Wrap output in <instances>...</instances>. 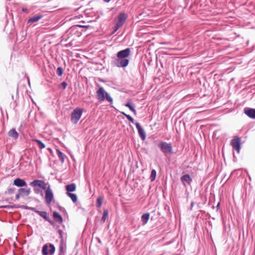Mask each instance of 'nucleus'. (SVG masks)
<instances>
[{
  "mask_svg": "<svg viewBox=\"0 0 255 255\" xmlns=\"http://www.w3.org/2000/svg\"><path fill=\"white\" fill-rule=\"evenodd\" d=\"M130 54L129 48L121 50L117 53V58L115 60V64L119 67H126L129 63L128 58Z\"/></svg>",
  "mask_w": 255,
  "mask_h": 255,
  "instance_id": "f257e3e1",
  "label": "nucleus"
},
{
  "mask_svg": "<svg viewBox=\"0 0 255 255\" xmlns=\"http://www.w3.org/2000/svg\"><path fill=\"white\" fill-rule=\"evenodd\" d=\"M158 147L164 155L167 153L172 154L173 153L171 143L161 141L158 144Z\"/></svg>",
  "mask_w": 255,
  "mask_h": 255,
  "instance_id": "f03ea898",
  "label": "nucleus"
},
{
  "mask_svg": "<svg viewBox=\"0 0 255 255\" xmlns=\"http://www.w3.org/2000/svg\"><path fill=\"white\" fill-rule=\"evenodd\" d=\"M45 201L47 205H50L54 200L53 193L49 186L45 190Z\"/></svg>",
  "mask_w": 255,
  "mask_h": 255,
  "instance_id": "7ed1b4c3",
  "label": "nucleus"
},
{
  "mask_svg": "<svg viewBox=\"0 0 255 255\" xmlns=\"http://www.w3.org/2000/svg\"><path fill=\"white\" fill-rule=\"evenodd\" d=\"M30 185L36 188L39 187L43 189H46L47 188V184L45 183L43 181L40 180H35L30 183ZM35 191L37 190L35 188Z\"/></svg>",
  "mask_w": 255,
  "mask_h": 255,
  "instance_id": "20e7f679",
  "label": "nucleus"
},
{
  "mask_svg": "<svg viewBox=\"0 0 255 255\" xmlns=\"http://www.w3.org/2000/svg\"><path fill=\"white\" fill-rule=\"evenodd\" d=\"M231 145L233 148L236 150L238 153H240L241 149V139L239 137H236L231 141Z\"/></svg>",
  "mask_w": 255,
  "mask_h": 255,
  "instance_id": "39448f33",
  "label": "nucleus"
},
{
  "mask_svg": "<svg viewBox=\"0 0 255 255\" xmlns=\"http://www.w3.org/2000/svg\"><path fill=\"white\" fill-rule=\"evenodd\" d=\"M55 251V248L53 245L50 244L49 246L45 245L42 249V254L43 255H48V254H52Z\"/></svg>",
  "mask_w": 255,
  "mask_h": 255,
  "instance_id": "423d86ee",
  "label": "nucleus"
},
{
  "mask_svg": "<svg viewBox=\"0 0 255 255\" xmlns=\"http://www.w3.org/2000/svg\"><path fill=\"white\" fill-rule=\"evenodd\" d=\"M136 128L137 129L138 134L142 140H144L146 138V133L144 129L141 127L138 123L135 124Z\"/></svg>",
  "mask_w": 255,
  "mask_h": 255,
  "instance_id": "0eeeda50",
  "label": "nucleus"
},
{
  "mask_svg": "<svg viewBox=\"0 0 255 255\" xmlns=\"http://www.w3.org/2000/svg\"><path fill=\"white\" fill-rule=\"evenodd\" d=\"M181 181L184 186L190 185L192 180L189 174H185L181 177Z\"/></svg>",
  "mask_w": 255,
  "mask_h": 255,
  "instance_id": "6e6552de",
  "label": "nucleus"
},
{
  "mask_svg": "<svg viewBox=\"0 0 255 255\" xmlns=\"http://www.w3.org/2000/svg\"><path fill=\"white\" fill-rule=\"evenodd\" d=\"M126 19L127 15L125 13H120L118 18V21L117 22L118 27H121L126 21Z\"/></svg>",
  "mask_w": 255,
  "mask_h": 255,
  "instance_id": "1a4fd4ad",
  "label": "nucleus"
},
{
  "mask_svg": "<svg viewBox=\"0 0 255 255\" xmlns=\"http://www.w3.org/2000/svg\"><path fill=\"white\" fill-rule=\"evenodd\" d=\"M106 92L103 87L99 88L97 91V96L98 99L100 101H104L105 99Z\"/></svg>",
  "mask_w": 255,
  "mask_h": 255,
  "instance_id": "9d476101",
  "label": "nucleus"
},
{
  "mask_svg": "<svg viewBox=\"0 0 255 255\" xmlns=\"http://www.w3.org/2000/svg\"><path fill=\"white\" fill-rule=\"evenodd\" d=\"M81 114L82 113H72L71 115L72 122L74 124H76L80 119Z\"/></svg>",
  "mask_w": 255,
  "mask_h": 255,
  "instance_id": "9b49d317",
  "label": "nucleus"
},
{
  "mask_svg": "<svg viewBox=\"0 0 255 255\" xmlns=\"http://www.w3.org/2000/svg\"><path fill=\"white\" fill-rule=\"evenodd\" d=\"M13 184L17 187H23L27 185L26 183L20 178H16L13 181Z\"/></svg>",
  "mask_w": 255,
  "mask_h": 255,
  "instance_id": "f8f14e48",
  "label": "nucleus"
},
{
  "mask_svg": "<svg viewBox=\"0 0 255 255\" xmlns=\"http://www.w3.org/2000/svg\"><path fill=\"white\" fill-rule=\"evenodd\" d=\"M76 189V185L75 183H71L70 184H68L66 186V193H72L74 192Z\"/></svg>",
  "mask_w": 255,
  "mask_h": 255,
  "instance_id": "ddd939ff",
  "label": "nucleus"
},
{
  "mask_svg": "<svg viewBox=\"0 0 255 255\" xmlns=\"http://www.w3.org/2000/svg\"><path fill=\"white\" fill-rule=\"evenodd\" d=\"M8 135L14 139H16L18 136V133L15 129L13 128L8 132Z\"/></svg>",
  "mask_w": 255,
  "mask_h": 255,
  "instance_id": "4468645a",
  "label": "nucleus"
},
{
  "mask_svg": "<svg viewBox=\"0 0 255 255\" xmlns=\"http://www.w3.org/2000/svg\"><path fill=\"white\" fill-rule=\"evenodd\" d=\"M42 17V16L41 15H35L31 18H30L28 20V23H33L35 22H36L38 21L40 19H41Z\"/></svg>",
  "mask_w": 255,
  "mask_h": 255,
  "instance_id": "2eb2a0df",
  "label": "nucleus"
},
{
  "mask_svg": "<svg viewBox=\"0 0 255 255\" xmlns=\"http://www.w3.org/2000/svg\"><path fill=\"white\" fill-rule=\"evenodd\" d=\"M66 194L71 199L74 203L77 201L78 197L76 194L68 192L66 193Z\"/></svg>",
  "mask_w": 255,
  "mask_h": 255,
  "instance_id": "dca6fc26",
  "label": "nucleus"
},
{
  "mask_svg": "<svg viewBox=\"0 0 255 255\" xmlns=\"http://www.w3.org/2000/svg\"><path fill=\"white\" fill-rule=\"evenodd\" d=\"M53 217H54V220L56 222L60 223L62 222V221H63L62 218L57 212H54L53 213Z\"/></svg>",
  "mask_w": 255,
  "mask_h": 255,
  "instance_id": "f3484780",
  "label": "nucleus"
},
{
  "mask_svg": "<svg viewBox=\"0 0 255 255\" xmlns=\"http://www.w3.org/2000/svg\"><path fill=\"white\" fill-rule=\"evenodd\" d=\"M149 218V213H145L142 215L141 221L142 222L143 225H145L147 223Z\"/></svg>",
  "mask_w": 255,
  "mask_h": 255,
  "instance_id": "a211bd4d",
  "label": "nucleus"
},
{
  "mask_svg": "<svg viewBox=\"0 0 255 255\" xmlns=\"http://www.w3.org/2000/svg\"><path fill=\"white\" fill-rule=\"evenodd\" d=\"M108 214H109V212H108V210L104 209V212H103V216L101 219V222L103 223L105 222V221L108 217Z\"/></svg>",
  "mask_w": 255,
  "mask_h": 255,
  "instance_id": "6ab92c4d",
  "label": "nucleus"
},
{
  "mask_svg": "<svg viewBox=\"0 0 255 255\" xmlns=\"http://www.w3.org/2000/svg\"><path fill=\"white\" fill-rule=\"evenodd\" d=\"M18 192L24 195L27 196L30 193V189H26L24 188H20L18 190Z\"/></svg>",
  "mask_w": 255,
  "mask_h": 255,
  "instance_id": "aec40b11",
  "label": "nucleus"
},
{
  "mask_svg": "<svg viewBox=\"0 0 255 255\" xmlns=\"http://www.w3.org/2000/svg\"><path fill=\"white\" fill-rule=\"evenodd\" d=\"M156 176V171L154 169H152L151 172V174L150 176V179L151 181H153Z\"/></svg>",
  "mask_w": 255,
  "mask_h": 255,
  "instance_id": "412c9836",
  "label": "nucleus"
},
{
  "mask_svg": "<svg viewBox=\"0 0 255 255\" xmlns=\"http://www.w3.org/2000/svg\"><path fill=\"white\" fill-rule=\"evenodd\" d=\"M103 198L102 197H99L97 200V206L100 208L102 205Z\"/></svg>",
  "mask_w": 255,
  "mask_h": 255,
  "instance_id": "4be33fe9",
  "label": "nucleus"
},
{
  "mask_svg": "<svg viewBox=\"0 0 255 255\" xmlns=\"http://www.w3.org/2000/svg\"><path fill=\"white\" fill-rule=\"evenodd\" d=\"M34 141H36L38 143V145L40 148L42 149L45 148V144L43 142H42L40 140L34 139Z\"/></svg>",
  "mask_w": 255,
  "mask_h": 255,
  "instance_id": "5701e85b",
  "label": "nucleus"
},
{
  "mask_svg": "<svg viewBox=\"0 0 255 255\" xmlns=\"http://www.w3.org/2000/svg\"><path fill=\"white\" fill-rule=\"evenodd\" d=\"M126 106L128 107L130 111L134 112L135 110L134 109V106L132 103H128L127 104H126Z\"/></svg>",
  "mask_w": 255,
  "mask_h": 255,
  "instance_id": "b1692460",
  "label": "nucleus"
},
{
  "mask_svg": "<svg viewBox=\"0 0 255 255\" xmlns=\"http://www.w3.org/2000/svg\"><path fill=\"white\" fill-rule=\"evenodd\" d=\"M132 123H134V119L129 115H127L125 113H122Z\"/></svg>",
  "mask_w": 255,
  "mask_h": 255,
  "instance_id": "393cba45",
  "label": "nucleus"
},
{
  "mask_svg": "<svg viewBox=\"0 0 255 255\" xmlns=\"http://www.w3.org/2000/svg\"><path fill=\"white\" fill-rule=\"evenodd\" d=\"M249 118L255 119V113H245Z\"/></svg>",
  "mask_w": 255,
  "mask_h": 255,
  "instance_id": "a878e982",
  "label": "nucleus"
},
{
  "mask_svg": "<svg viewBox=\"0 0 255 255\" xmlns=\"http://www.w3.org/2000/svg\"><path fill=\"white\" fill-rule=\"evenodd\" d=\"M57 73L59 76H61L62 75V73H63V69H62V68H61V67L58 68V69L57 70Z\"/></svg>",
  "mask_w": 255,
  "mask_h": 255,
  "instance_id": "bb28decb",
  "label": "nucleus"
},
{
  "mask_svg": "<svg viewBox=\"0 0 255 255\" xmlns=\"http://www.w3.org/2000/svg\"><path fill=\"white\" fill-rule=\"evenodd\" d=\"M105 99H106V100L110 102H111L113 100L112 98L108 93H106Z\"/></svg>",
  "mask_w": 255,
  "mask_h": 255,
  "instance_id": "cd10ccee",
  "label": "nucleus"
},
{
  "mask_svg": "<svg viewBox=\"0 0 255 255\" xmlns=\"http://www.w3.org/2000/svg\"><path fill=\"white\" fill-rule=\"evenodd\" d=\"M105 99H106V100L110 102H111L113 100L112 98L108 93H106Z\"/></svg>",
  "mask_w": 255,
  "mask_h": 255,
  "instance_id": "c85d7f7f",
  "label": "nucleus"
},
{
  "mask_svg": "<svg viewBox=\"0 0 255 255\" xmlns=\"http://www.w3.org/2000/svg\"><path fill=\"white\" fill-rule=\"evenodd\" d=\"M244 112H255V109L250 108H246L245 109Z\"/></svg>",
  "mask_w": 255,
  "mask_h": 255,
  "instance_id": "c756f323",
  "label": "nucleus"
},
{
  "mask_svg": "<svg viewBox=\"0 0 255 255\" xmlns=\"http://www.w3.org/2000/svg\"><path fill=\"white\" fill-rule=\"evenodd\" d=\"M57 153H58V154L59 156V157H60V158L61 159L62 161H63L64 158H63V156H62V155H63V153H62V152H61V151H59V150H57Z\"/></svg>",
  "mask_w": 255,
  "mask_h": 255,
  "instance_id": "7c9ffc66",
  "label": "nucleus"
},
{
  "mask_svg": "<svg viewBox=\"0 0 255 255\" xmlns=\"http://www.w3.org/2000/svg\"><path fill=\"white\" fill-rule=\"evenodd\" d=\"M120 27H118V24L116 23V25L115 27L114 32H116Z\"/></svg>",
  "mask_w": 255,
  "mask_h": 255,
  "instance_id": "2f4dec72",
  "label": "nucleus"
},
{
  "mask_svg": "<svg viewBox=\"0 0 255 255\" xmlns=\"http://www.w3.org/2000/svg\"><path fill=\"white\" fill-rule=\"evenodd\" d=\"M59 233L62 236V231L61 230H59Z\"/></svg>",
  "mask_w": 255,
  "mask_h": 255,
  "instance_id": "473e14b6",
  "label": "nucleus"
},
{
  "mask_svg": "<svg viewBox=\"0 0 255 255\" xmlns=\"http://www.w3.org/2000/svg\"><path fill=\"white\" fill-rule=\"evenodd\" d=\"M19 196H20L19 194H17V195H16V198L17 199H19Z\"/></svg>",
  "mask_w": 255,
  "mask_h": 255,
  "instance_id": "72a5a7b5",
  "label": "nucleus"
},
{
  "mask_svg": "<svg viewBox=\"0 0 255 255\" xmlns=\"http://www.w3.org/2000/svg\"><path fill=\"white\" fill-rule=\"evenodd\" d=\"M74 112H82V111L81 110H74Z\"/></svg>",
  "mask_w": 255,
  "mask_h": 255,
  "instance_id": "f704fd0d",
  "label": "nucleus"
},
{
  "mask_svg": "<svg viewBox=\"0 0 255 255\" xmlns=\"http://www.w3.org/2000/svg\"><path fill=\"white\" fill-rule=\"evenodd\" d=\"M22 11H27V9L26 8H22Z\"/></svg>",
  "mask_w": 255,
  "mask_h": 255,
  "instance_id": "c9c22d12",
  "label": "nucleus"
},
{
  "mask_svg": "<svg viewBox=\"0 0 255 255\" xmlns=\"http://www.w3.org/2000/svg\"><path fill=\"white\" fill-rule=\"evenodd\" d=\"M105 2H109L111 0H104Z\"/></svg>",
  "mask_w": 255,
  "mask_h": 255,
  "instance_id": "e433bc0d",
  "label": "nucleus"
},
{
  "mask_svg": "<svg viewBox=\"0 0 255 255\" xmlns=\"http://www.w3.org/2000/svg\"><path fill=\"white\" fill-rule=\"evenodd\" d=\"M12 192H13V191H12V190H9V193H12Z\"/></svg>",
  "mask_w": 255,
  "mask_h": 255,
  "instance_id": "4c0bfd02",
  "label": "nucleus"
},
{
  "mask_svg": "<svg viewBox=\"0 0 255 255\" xmlns=\"http://www.w3.org/2000/svg\"><path fill=\"white\" fill-rule=\"evenodd\" d=\"M61 86H64V82L62 83L61 84Z\"/></svg>",
  "mask_w": 255,
  "mask_h": 255,
  "instance_id": "58836bf2",
  "label": "nucleus"
},
{
  "mask_svg": "<svg viewBox=\"0 0 255 255\" xmlns=\"http://www.w3.org/2000/svg\"><path fill=\"white\" fill-rule=\"evenodd\" d=\"M98 241H99V243L101 242V241H100V240L99 239H98Z\"/></svg>",
  "mask_w": 255,
  "mask_h": 255,
  "instance_id": "ea45409f",
  "label": "nucleus"
},
{
  "mask_svg": "<svg viewBox=\"0 0 255 255\" xmlns=\"http://www.w3.org/2000/svg\"><path fill=\"white\" fill-rule=\"evenodd\" d=\"M64 86H65V88L66 87V84L65 83V85H64Z\"/></svg>",
  "mask_w": 255,
  "mask_h": 255,
  "instance_id": "a19ab883",
  "label": "nucleus"
},
{
  "mask_svg": "<svg viewBox=\"0 0 255 255\" xmlns=\"http://www.w3.org/2000/svg\"><path fill=\"white\" fill-rule=\"evenodd\" d=\"M80 26H81V27H84V26H82V25H81Z\"/></svg>",
  "mask_w": 255,
  "mask_h": 255,
  "instance_id": "79ce46f5",
  "label": "nucleus"
}]
</instances>
